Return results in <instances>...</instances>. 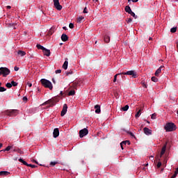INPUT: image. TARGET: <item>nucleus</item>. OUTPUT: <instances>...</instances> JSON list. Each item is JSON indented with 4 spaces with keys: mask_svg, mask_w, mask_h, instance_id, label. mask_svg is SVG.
<instances>
[{
    "mask_svg": "<svg viewBox=\"0 0 178 178\" xmlns=\"http://www.w3.org/2000/svg\"><path fill=\"white\" fill-rule=\"evenodd\" d=\"M40 81L43 87H45V88H49V90H52V88H54L52 83L47 79H42Z\"/></svg>",
    "mask_w": 178,
    "mask_h": 178,
    "instance_id": "obj_1",
    "label": "nucleus"
},
{
    "mask_svg": "<svg viewBox=\"0 0 178 178\" xmlns=\"http://www.w3.org/2000/svg\"><path fill=\"white\" fill-rule=\"evenodd\" d=\"M166 131H175L176 130V124L173 122H168L164 127Z\"/></svg>",
    "mask_w": 178,
    "mask_h": 178,
    "instance_id": "obj_2",
    "label": "nucleus"
},
{
    "mask_svg": "<svg viewBox=\"0 0 178 178\" xmlns=\"http://www.w3.org/2000/svg\"><path fill=\"white\" fill-rule=\"evenodd\" d=\"M56 104V100L55 99H50L47 102H44L42 105H49V108H52V106H55Z\"/></svg>",
    "mask_w": 178,
    "mask_h": 178,
    "instance_id": "obj_3",
    "label": "nucleus"
},
{
    "mask_svg": "<svg viewBox=\"0 0 178 178\" xmlns=\"http://www.w3.org/2000/svg\"><path fill=\"white\" fill-rule=\"evenodd\" d=\"M0 72H1L3 77H6V76H9V74H10V70L7 67H0Z\"/></svg>",
    "mask_w": 178,
    "mask_h": 178,
    "instance_id": "obj_4",
    "label": "nucleus"
},
{
    "mask_svg": "<svg viewBox=\"0 0 178 178\" xmlns=\"http://www.w3.org/2000/svg\"><path fill=\"white\" fill-rule=\"evenodd\" d=\"M122 74H127L128 76H132L134 79H136L137 72L134 70L128 71L127 72H122Z\"/></svg>",
    "mask_w": 178,
    "mask_h": 178,
    "instance_id": "obj_5",
    "label": "nucleus"
},
{
    "mask_svg": "<svg viewBox=\"0 0 178 178\" xmlns=\"http://www.w3.org/2000/svg\"><path fill=\"white\" fill-rule=\"evenodd\" d=\"M87 134H88V129H87V128L81 129L79 131V137L81 138H83V137H84L85 136H87Z\"/></svg>",
    "mask_w": 178,
    "mask_h": 178,
    "instance_id": "obj_6",
    "label": "nucleus"
},
{
    "mask_svg": "<svg viewBox=\"0 0 178 178\" xmlns=\"http://www.w3.org/2000/svg\"><path fill=\"white\" fill-rule=\"evenodd\" d=\"M17 113V110H8L6 111V115H8V116H16Z\"/></svg>",
    "mask_w": 178,
    "mask_h": 178,
    "instance_id": "obj_7",
    "label": "nucleus"
},
{
    "mask_svg": "<svg viewBox=\"0 0 178 178\" xmlns=\"http://www.w3.org/2000/svg\"><path fill=\"white\" fill-rule=\"evenodd\" d=\"M54 1V5L57 9V10H62V6H60V3H59V0H53Z\"/></svg>",
    "mask_w": 178,
    "mask_h": 178,
    "instance_id": "obj_8",
    "label": "nucleus"
},
{
    "mask_svg": "<svg viewBox=\"0 0 178 178\" xmlns=\"http://www.w3.org/2000/svg\"><path fill=\"white\" fill-rule=\"evenodd\" d=\"M19 161L21 162L22 163H23L24 165H25V166H29L33 168H37V165H35L27 163V162H26L24 160H23V159H19Z\"/></svg>",
    "mask_w": 178,
    "mask_h": 178,
    "instance_id": "obj_9",
    "label": "nucleus"
},
{
    "mask_svg": "<svg viewBox=\"0 0 178 178\" xmlns=\"http://www.w3.org/2000/svg\"><path fill=\"white\" fill-rule=\"evenodd\" d=\"M67 112V104H65L63 107V110L61 111L60 115L64 116L66 115Z\"/></svg>",
    "mask_w": 178,
    "mask_h": 178,
    "instance_id": "obj_10",
    "label": "nucleus"
},
{
    "mask_svg": "<svg viewBox=\"0 0 178 178\" xmlns=\"http://www.w3.org/2000/svg\"><path fill=\"white\" fill-rule=\"evenodd\" d=\"M143 131L145 134H146V136H151V134H152V130L149 129L147 127H145L143 129Z\"/></svg>",
    "mask_w": 178,
    "mask_h": 178,
    "instance_id": "obj_11",
    "label": "nucleus"
},
{
    "mask_svg": "<svg viewBox=\"0 0 178 178\" xmlns=\"http://www.w3.org/2000/svg\"><path fill=\"white\" fill-rule=\"evenodd\" d=\"M53 136L54 138L59 137V129L55 128L53 131Z\"/></svg>",
    "mask_w": 178,
    "mask_h": 178,
    "instance_id": "obj_12",
    "label": "nucleus"
},
{
    "mask_svg": "<svg viewBox=\"0 0 178 178\" xmlns=\"http://www.w3.org/2000/svg\"><path fill=\"white\" fill-rule=\"evenodd\" d=\"M43 54L45 56H51V50L44 48V49L43 50Z\"/></svg>",
    "mask_w": 178,
    "mask_h": 178,
    "instance_id": "obj_13",
    "label": "nucleus"
},
{
    "mask_svg": "<svg viewBox=\"0 0 178 178\" xmlns=\"http://www.w3.org/2000/svg\"><path fill=\"white\" fill-rule=\"evenodd\" d=\"M168 143H165V145H164V146L162 147L161 152V154H160V158H162V155H163L165 154V152H166V145Z\"/></svg>",
    "mask_w": 178,
    "mask_h": 178,
    "instance_id": "obj_14",
    "label": "nucleus"
},
{
    "mask_svg": "<svg viewBox=\"0 0 178 178\" xmlns=\"http://www.w3.org/2000/svg\"><path fill=\"white\" fill-rule=\"evenodd\" d=\"M95 113H101V106L97 104L95 106Z\"/></svg>",
    "mask_w": 178,
    "mask_h": 178,
    "instance_id": "obj_15",
    "label": "nucleus"
},
{
    "mask_svg": "<svg viewBox=\"0 0 178 178\" xmlns=\"http://www.w3.org/2000/svg\"><path fill=\"white\" fill-rule=\"evenodd\" d=\"M61 40H62V41L66 42L69 40V37H67V35L63 33L61 35Z\"/></svg>",
    "mask_w": 178,
    "mask_h": 178,
    "instance_id": "obj_16",
    "label": "nucleus"
},
{
    "mask_svg": "<svg viewBox=\"0 0 178 178\" xmlns=\"http://www.w3.org/2000/svg\"><path fill=\"white\" fill-rule=\"evenodd\" d=\"M162 69H163V66H161L155 72V76H158L162 72Z\"/></svg>",
    "mask_w": 178,
    "mask_h": 178,
    "instance_id": "obj_17",
    "label": "nucleus"
},
{
    "mask_svg": "<svg viewBox=\"0 0 178 178\" xmlns=\"http://www.w3.org/2000/svg\"><path fill=\"white\" fill-rule=\"evenodd\" d=\"M17 55H18V56H25V55H26V51H22V50H19V51H17Z\"/></svg>",
    "mask_w": 178,
    "mask_h": 178,
    "instance_id": "obj_18",
    "label": "nucleus"
},
{
    "mask_svg": "<svg viewBox=\"0 0 178 178\" xmlns=\"http://www.w3.org/2000/svg\"><path fill=\"white\" fill-rule=\"evenodd\" d=\"M8 175H10V172L8 171H1L0 172V176H8Z\"/></svg>",
    "mask_w": 178,
    "mask_h": 178,
    "instance_id": "obj_19",
    "label": "nucleus"
},
{
    "mask_svg": "<svg viewBox=\"0 0 178 178\" xmlns=\"http://www.w3.org/2000/svg\"><path fill=\"white\" fill-rule=\"evenodd\" d=\"M125 12H127V13H129V15L132 12L130 6H125Z\"/></svg>",
    "mask_w": 178,
    "mask_h": 178,
    "instance_id": "obj_20",
    "label": "nucleus"
},
{
    "mask_svg": "<svg viewBox=\"0 0 178 178\" xmlns=\"http://www.w3.org/2000/svg\"><path fill=\"white\" fill-rule=\"evenodd\" d=\"M67 65H69V62H67V60H65L63 65V68L65 70H67Z\"/></svg>",
    "mask_w": 178,
    "mask_h": 178,
    "instance_id": "obj_21",
    "label": "nucleus"
},
{
    "mask_svg": "<svg viewBox=\"0 0 178 178\" xmlns=\"http://www.w3.org/2000/svg\"><path fill=\"white\" fill-rule=\"evenodd\" d=\"M104 41L105 42H109V41H111V38L108 35H106L104 36Z\"/></svg>",
    "mask_w": 178,
    "mask_h": 178,
    "instance_id": "obj_22",
    "label": "nucleus"
},
{
    "mask_svg": "<svg viewBox=\"0 0 178 178\" xmlns=\"http://www.w3.org/2000/svg\"><path fill=\"white\" fill-rule=\"evenodd\" d=\"M83 20H84V17L81 16L77 19L76 22H77V23H81V22H83Z\"/></svg>",
    "mask_w": 178,
    "mask_h": 178,
    "instance_id": "obj_23",
    "label": "nucleus"
},
{
    "mask_svg": "<svg viewBox=\"0 0 178 178\" xmlns=\"http://www.w3.org/2000/svg\"><path fill=\"white\" fill-rule=\"evenodd\" d=\"M127 144V145H130V141L129 140H125V141H122L121 143V145H126Z\"/></svg>",
    "mask_w": 178,
    "mask_h": 178,
    "instance_id": "obj_24",
    "label": "nucleus"
},
{
    "mask_svg": "<svg viewBox=\"0 0 178 178\" xmlns=\"http://www.w3.org/2000/svg\"><path fill=\"white\" fill-rule=\"evenodd\" d=\"M38 49H42V51H43L44 49H45V47H44L43 46H42L41 44H37L36 45Z\"/></svg>",
    "mask_w": 178,
    "mask_h": 178,
    "instance_id": "obj_25",
    "label": "nucleus"
},
{
    "mask_svg": "<svg viewBox=\"0 0 178 178\" xmlns=\"http://www.w3.org/2000/svg\"><path fill=\"white\" fill-rule=\"evenodd\" d=\"M122 111H123L124 112L129 111V105H126L125 106L122 107Z\"/></svg>",
    "mask_w": 178,
    "mask_h": 178,
    "instance_id": "obj_26",
    "label": "nucleus"
},
{
    "mask_svg": "<svg viewBox=\"0 0 178 178\" xmlns=\"http://www.w3.org/2000/svg\"><path fill=\"white\" fill-rule=\"evenodd\" d=\"M129 15H131V16H133L134 19H137V15H136V13H134V12L131 11Z\"/></svg>",
    "mask_w": 178,
    "mask_h": 178,
    "instance_id": "obj_27",
    "label": "nucleus"
},
{
    "mask_svg": "<svg viewBox=\"0 0 178 178\" xmlns=\"http://www.w3.org/2000/svg\"><path fill=\"white\" fill-rule=\"evenodd\" d=\"M177 28L173 27L170 29V33H176Z\"/></svg>",
    "mask_w": 178,
    "mask_h": 178,
    "instance_id": "obj_28",
    "label": "nucleus"
},
{
    "mask_svg": "<svg viewBox=\"0 0 178 178\" xmlns=\"http://www.w3.org/2000/svg\"><path fill=\"white\" fill-rule=\"evenodd\" d=\"M152 81H154V83H156L158 81V78L156 76H152Z\"/></svg>",
    "mask_w": 178,
    "mask_h": 178,
    "instance_id": "obj_29",
    "label": "nucleus"
},
{
    "mask_svg": "<svg viewBox=\"0 0 178 178\" xmlns=\"http://www.w3.org/2000/svg\"><path fill=\"white\" fill-rule=\"evenodd\" d=\"M141 110H139L137 113H136V118H140V115H141Z\"/></svg>",
    "mask_w": 178,
    "mask_h": 178,
    "instance_id": "obj_30",
    "label": "nucleus"
},
{
    "mask_svg": "<svg viewBox=\"0 0 178 178\" xmlns=\"http://www.w3.org/2000/svg\"><path fill=\"white\" fill-rule=\"evenodd\" d=\"M74 94H76V92H74V90H70L69 92H68V95H74Z\"/></svg>",
    "mask_w": 178,
    "mask_h": 178,
    "instance_id": "obj_31",
    "label": "nucleus"
},
{
    "mask_svg": "<svg viewBox=\"0 0 178 178\" xmlns=\"http://www.w3.org/2000/svg\"><path fill=\"white\" fill-rule=\"evenodd\" d=\"M13 148V146H8L4 151H10Z\"/></svg>",
    "mask_w": 178,
    "mask_h": 178,
    "instance_id": "obj_32",
    "label": "nucleus"
},
{
    "mask_svg": "<svg viewBox=\"0 0 178 178\" xmlns=\"http://www.w3.org/2000/svg\"><path fill=\"white\" fill-rule=\"evenodd\" d=\"M11 84H12V87H17V82H15V81H11Z\"/></svg>",
    "mask_w": 178,
    "mask_h": 178,
    "instance_id": "obj_33",
    "label": "nucleus"
},
{
    "mask_svg": "<svg viewBox=\"0 0 178 178\" xmlns=\"http://www.w3.org/2000/svg\"><path fill=\"white\" fill-rule=\"evenodd\" d=\"M6 87H7V88H12V83H7L6 84Z\"/></svg>",
    "mask_w": 178,
    "mask_h": 178,
    "instance_id": "obj_34",
    "label": "nucleus"
},
{
    "mask_svg": "<svg viewBox=\"0 0 178 178\" xmlns=\"http://www.w3.org/2000/svg\"><path fill=\"white\" fill-rule=\"evenodd\" d=\"M58 163V161H51L50 163V165L51 166H55V165H56Z\"/></svg>",
    "mask_w": 178,
    "mask_h": 178,
    "instance_id": "obj_35",
    "label": "nucleus"
},
{
    "mask_svg": "<svg viewBox=\"0 0 178 178\" xmlns=\"http://www.w3.org/2000/svg\"><path fill=\"white\" fill-rule=\"evenodd\" d=\"M141 84H142L143 87H145V88H147V83H145V81H142Z\"/></svg>",
    "mask_w": 178,
    "mask_h": 178,
    "instance_id": "obj_36",
    "label": "nucleus"
},
{
    "mask_svg": "<svg viewBox=\"0 0 178 178\" xmlns=\"http://www.w3.org/2000/svg\"><path fill=\"white\" fill-rule=\"evenodd\" d=\"M4 91H6V88L3 87H0V92H3Z\"/></svg>",
    "mask_w": 178,
    "mask_h": 178,
    "instance_id": "obj_37",
    "label": "nucleus"
},
{
    "mask_svg": "<svg viewBox=\"0 0 178 178\" xmlns=\"http://www.w3.org/2000/svg\"><path fill=\"white\" fill-rule=\"evenodd\" d=\"M16 26H17V24H13H13H10V27L13 26V29H16Z\"/></svg>",
    "mask_w": 178,
    "mask_h": 178,
    "instance_id": "obj_38",
    "label": "nucleus"
},
{
    "mask_svg": "<svg viewBox=\"0 0 178 178\" xmlns=\"http://www.w3.org/2000/svg\"><path fill=\"white\" fill-rule=\"evenodd\" d=\"M54 33V28L50 29L49 34L51 35V34Z\"/></svg>",
    "mask_w": 178,
    "mask_h": 178,
    "instance_id": "obj_39",
    "label": "nucleus"
},
{
    "mask_svg": "<svg viewBox=\"0 0 178 178\" xmlns=\"http://www.w3.org/2000/svg\"><path fill=\"white\" fill-rule=\"evenodd\" d=\"M69 27H70V29H74V24H73V23H70L69 24Z\"/></svg>",
    "mask_w": 178,
    "mask_h": 178,
    "instance_id": "obj_40",
    "label": "nucleus"
},
{
    "mask_svg": "<svg viewBox=\"0 0 178 178\" xmlns=\"http://www.w3.org/2000/svg\"><path fill=\"white\" fill-rule=\"evenodd\" d=\"M56 74H58L59 73H62V70H57L55 71Z\"/></svg>",
    "mask_w": 178,
    "mask_h": 178,
    "instance_id": "obj_41",
    "label": "nucleus"
},
{
    "mask_svg": "<svg viewBox=\"0 0 178 178\" xmlns=\"http://www.w3.org/2000/svg\"><path fill=\"white\" fill-rule=\"evenodd\" d=\"M152 119H156V113H153L152 115Z\"/></svg>",
    "mask_w": 178,
    "mask_h": 178,
    "instance_id": "obj_42",
    "label": "nucleus"
},
{
    "mask_svg": "<svg viewBox=\"0 0 178 178\" xmlns=\"http://www.w3.org/2000/svg\"><path fill=\"white\" fill-rule=\"evenodd\" d=\"M120 74H123L122 72V73H119V74H116L114 76V79H118V76H120Z\"/></svg>",
    "mask_w": 178,
    "mask_h": 178,
    "instance_id": "obj_43",
    "label": "nucleus"
},
{
    "mask_svg": "<svg viewBox=\"0 0 178 178\" xmlns=\"http://www.w3.org/2000/svg\"><path fill=\"white\" fill-rule=\"evenodd\" d=\"M67 76H69V74H73V71H70L66 72Z\"/></svg>",
    "mask_w": 178,
    "mask_h": 178,
    "instance_id": "obj_44",
    "label": "nucleus"
},
{
    "mask_svg": "<svg viewBox=\"0 0 178 178\" xmlns=\"http://www.w3.org/2000/svg\"><path fill=\"white\" fill-rule=\"evenodd\" d=\"M131 22H133V19H131V18H129L127 21V23H131Z\"/></svg>",
    "mask_w": 178,
    "mask_h": 178,
    "instance_id": "obj_45",
    "label": "nucleus"
},
{
    "mask_svg": "<svg viewBox=\"0 0 178 178\" xmlns=\"http://www.w3.org/2000/svg\"><path fill=\"white\" fill-rule=\"evenodd\" d=\"M160 166H162V163L159 162V163H157V168H159Z\"/></svg>",
    "mask_w": 178,
    "mask_h": 178,
    "instance_id": "obj_46",
    "label": "nucleus"
},
{
    "mask_svg": "<svg viewBox=\"0 0 178 178\" xmlns=\"http://www.w3.org/2000/svg\"><path fill=\"white\" fill-rule=\"evenodd\" d=\"M14 70H15V72H17V71L19 70V67H14Z\"/></svg>",
    "mask_w": 178,
    "mask_h": 178,
    "instance_id": "obj_47",
    "label": "nucleus"
},
{
    "mask_svg": "<svg viewBox=\"0 0 178 178\" xmlns=\"http://www.w3.org/2000/svg\"><path fill=\"white\" fill-rule=\"evenodd\" d=\"M132 1V2H138V0H128V2H130Z\"/></svg>",
    "mask_w": 178,
    "mask_h": 178,
    "instance_id": "obj_48",
    "label": "nucleus"
},
{
    "mask_svg": "<svg viewBox=\"0 0 178 178\" xmlns=\"http://www.w3.org/2000/svg\"><path fill=\"white\" fill-rule=\"evenodd\" d=\"M83 13H87V8H85L83 10Z\"/></svg>",
    "mask_w": 178,
    "mask_h": 178,
    "instance_id": "obj_49",
    "label": "nucleus"
},
{
    "mask_svg": "<svg viewBox=\"0 0 178 178\" xmlns=\"http://www.w3.org/2000/svg\"><path fill=\"white\" fill-rule=\"evenodd\" d=\"M27 86H29V87H32L33 84H32V83H27Z\"/></svg>",
    "mask_w": 178,
    "mask_h": 178,
    "instance_id": "obj_50",
    "label": "nucleus"
},
{
    "mask_svg": "<svg viewBox=\"0 0 178 178\" xmlns=\"http://www.w3.org/2000/svg\"><path fill=\"white\" fill-rule=\"evenodd\" d=\"M23 101H27V97H23Z\"/></svg>",
    "mask_w": 178,
    "mask_h": 178,
    "instance_id": "obj_51",
    "label": "nucleus"
},
{
    "mask_svg": "<svg viewBox=\"0 0 178 178\" xmlns=\"http://www.w3.org/2000/svg\"><path fill=\"white\" fill-rule=\"evenodd\" d=\"M130 136H131L132 137H134V134L132 132H129Z\"/></svg>",
    "mask_w": 178,
    "mask_h": 178,
    "instance_id": "obj_52",
    "label": "nucleus"
},
{
    "mask_svg": "<svg viewBox=\"0 0 178 178\" xmlns=\"http://www.w3.org/2000/svg\"><path fill=\"white\" fill-rule=\"evenodd\" d=\"M118 79L117 78H114V79H113V83H116V80H117Z\"/></svg>",
    "mask_w": 178,
    "mask_h": 178,
    "instance_id": "obj_53",
    "label": "nucleus"
},
{
    "mask_svg": "<svg viewBox=\"0 0 178 178\" xmlns=\"http://www.w3.org/2000/svg\"><path fill=\"white\" fill-rule=\"evenodd\" d=\"M120 145H121L122 149H123V147H124V145H122V143H120Z\"/></svg>",
    "mask_w": 178,
    "mask_h": 178,
    "instance_id": "obj_54",
    "label": "nucleus"
},
{
    "mask_svg": "<svg viewBox=\"0 0 178 178\" xmlns=\"http://www.w3.org/2000/svg\"><path fill=\"white\" fill-rule=\"evenodd\" d=\"M10 8H12L10 6H7V9H10Z\"/></svg>",
    "mask_w": 178,
    "mask_h": 178,
    "instance_id": "obj_55",
    "label": "nucleus"
},
{
    "mask_svg": "<svg viewBox=\"0 0 178 178\" xmlns=\"http://www.w3.org/2000/svg\"><path fill=\"white\" fill-rule=\"evenodd\" d=\"M3 145L2 143H0V149L2 148Z\"/></svg>",
    "mask_w": 178,
    "mask_h": 178,
    "instance_id": "obj_56",
    "label": "nucleus"
},
{
    "mask_svg": "<svg viewBox=\"0 0 178 178\" xmlns=\"http://www.w3.org/2000/svg\"><path fill=\"white\" fill-rule=\"evenodd\" d=\"M52 81H53V83L55 84L56 81H55V79H52Z\"/></svg>",
    "mask_w": 178,
    "mask_h": 178,
    "instance_id": "obj_57",
    "label": "nucleus"
},
{
    "mask_svg": "<svg viewBox=\"0 0 178 178\" xmlns=\"http://www.w3.org/2000/svg\"><path fill=\"white\" fill-rule=\"evenodd\" d=\"M33 162H35V163H38V162L35 161V160H33Z\"/></svg>",
    "mask_w": 178,
    "mask_h": 178,
    "instance_id": "obj_58",
    "label": "nucleus"
},
{
    "mask_svg": "<svg viewBox=\"0 0 178 178\" xmlns=\"http://www.w3.org/2000/svg\"><path fill=\"white\" fill-rule=\"evenodd\" d=\"M149 41H151L152 40V38H149Z\"/></svg>",
    "mask_w": 178,
    "mask_h": 178,
    "instance_id": "obj_59",
    "label": "nucleus"
},
{
    "mask_svg": "<svg viewBox=\"0 0 178 178\" xmlns=\"http://www.w3.org/2000/svg\"><path fill=\"white\" fill-rule=\"evenodd\" d=\"M94 2H98V0H93Z\"/></svg>",
    "mask_w": 178,
    "mask_h": 178,
    "instance_id": "obj_60",
    "label": "nucleus"
},
{
    "mask_svg": "<svg viewBox=\"0 0 178 178\" xmlns=\"http://www.w3.org/2000/svg\"><path fill=\"white\" fill-rule=\"evenodd\" d=\"M2 74V72L0 71V76Z\"/></svg>",
    "mask_w": 178,
    "mask_h": 178,
    "instance_id": "obj_61",
    "label": "nucleus"
},
{
    "mask_svg": "<svg viewBox=\"0 0 178 178\" xmlns=\"http://www.w3.org/2000/svg\"><path fill=\"white\" fill-rule=\"evenodd\" d=\"M63 29H66V27H65V26H64V27H63Z\"/></svg>",
    "mask_w": 178,
    "mask_h": 178,
    "instance_id": "obj_62",
    "label": "nucleus"
},
{
    "mask_svg": "<svg viewBox=\"0 0 178 178\" xmlns=\"http://www.w3.org/2000/svg\"><path fill=\"white\" fill-rule=\"evenodd\" d=\"M0 86H2V83L0 82Z\"/></svg>",
    "mask_w": 178,
    "mask_h": 178,
    "instance_id": "obj_63",
    "label": "nucleus"
},
{
    "mask_svg": "<svg viewBox=\"0 0 178 178\" xmlns=\"http://www.w3.org/2000/svg\"><path fill=\"white\" fill-rule=\"evenodd\" d=\"M38 91H40V89L38 88Z\"/></svg>",
    "mask_w": 178,
    "mask_h": 178,
    "instance_id": "obj_64",
    "label": "nucleus"
}]
</instances>
